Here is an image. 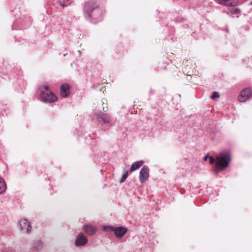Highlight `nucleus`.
<instances>
[{"label":"nucleus","mask_w":252,"mask_h":252,"mask_svg":"<svg viewBox=\"0 0 252 252\" xmlns=\"http://www.w3.org/2000/svg\"><path fill=\"white\" fill-rule=\"evenodd\" d=\"M208 158L210 164L215 163V170L216 171H218L228 166L231 160V155L228 152L224 151L220 153L215 158L207 155L204 157V160L207 161Z\"/></svg>","instance_id":"nucleus-1"},{"label":"nucleus","mask_w":252,"mask_h":252,"mask_svg":"<svg viewBox=\"0 0 252 252\" xmlns=\"http://www.w3.org/2000/svg\"><path fill=\"white\" fill-rule=\"evenodd\" d=\"M41 89V91H43L42 89H45L46 91L45 92H43L41 94V97L44 100L52 102L57 100L56 96L48 90V87L47 86H43Z\"/></svg>","instance_id":"nucleus-2"},{"label":"nucleus","mask_w":252,"mask_h":252,"mask_svg":"<svg viewBox=\"0 0 252 252\" xmlns=\"http://www.w3.org/2000/svg\"><path fill=\"white\" fill-rule=\"evenodd\" d=\"M252 96V90L250 88L243 89L238 97V99L241 102H245Z\"/></svg>","instance_id":"nucleus-3"},{"label":"nucleus","mask_w":252,"mask_h":252,"mask_svg":"<svg viewBox=\"0 0 252 252\" xmlns=\"http://www.w3.org/2000/svg\"><path fill=\"white\" fill-rule=\"evenodd\" d=\"M149 177V169L147 166H144L141 169L139 173V180L141 183H144Z\"/></svg>","instance_id":"nucleus-4"},{"label":"nucleus","mask_w":252,"mask_h":252,"mask_svg":"<svg viewBox=\"0 0 252 252\" xmlns=\"http://www.w3.org/2000/svg\"><path fill=\"white\" fill-rule=\"evenodd\" d=\"M127 229L124 227H116L114 229V233L117 238H122L126 233Z\"/></svg>","instance_id":"nucleus-5"},{"label":"nucleus","mask_w":252,"mask_h":252,"mask_svg":"<svg viewBox=\"0 0 252 252\" xmlns=\"http://www.w3.org/2000/svg\"><path fill=\"white\" fill-rule=\"evenodd\" d=\"M88 242L87 238L82 233L78 234L76 238L75 244L77 246H84Z\"/></svg>","instance_id":"nucleus-6"},{"label":"nucleus","mask_w":252,"mask_h":252,"mask_svg":"<svg viewBox=\"0 0 252 252\" xmlns=\"http://www.w3.org/2000/svg\"><path fill=\"white\" fill-rule=\"evenodd\" d=\"M21 229L24 232H29L30 231V225L26 220H22L20 221Z\"/></svg>","instance_id":"nucleus-7"},{"label":"nucleus","mask_w":252,"mask_h":252,"mask_svg":"<svg viewBox=\"0 0 252 252\" xmlns=\"http://www.w3.org/2000/svg\"><path fill=\"white\" fill-rule=\"evenodd\" d=\"M69 87L67 84H63L61 87V95L63 97H67L70 93Z\"/></svg>","instance_id":"nucleus-8"},{"label":"nucleus","mask_w":252,"mask_h":252,"mask_svg":"<svg viewBox=\"0 0 252 252\" xmlns=\"http://www.w3.org/2000/svg\"><path fill=\"white\" fill-rule=\"evenodd\" d=\"M143 164V161H138L133 162L130 168V171L132 172L134 170L138 169L140 167H141L142 165Z\"/></svg>","instance_id":"nucleus-9"},{"label":"nucleus","mask_w":252,"mask_h":252,"mask_svg":"<svg viewBox=\"0 0 252 252\" xmlns=\"http://www.w3.org/2000/svg\"><path fill=\"white\" fill-rule=\"evenodd\" d=\"M85 231L89 235H93L96 231V228L92 225L86 226Z\"/></svg>","instance_id":"nucleus-10"},{"label":"nucleus","mask_w":252,"mask_h":252,"mask_svg":"<svg viewBox=\"0 0 252 252\" xmlns=\"http://www.w3.org/2000/svg\"><path fill=\"white\" fill-rule=\"evenodd\" d=\"M6 189V186L3 179L0 177V194L4 193Z\"/></svg>","instance_id":"nucleus-11"},{"label":"nucleus","mask_w":252,"mask_h":252,"mask_svg":"<svg viewBox=\"0 0 252 252\" xmlns=\"http://www.w3.org/2000/svg\"><path fill=\"white\" fill-rule=\"evenodd\" d=\"M114 228H115V227H114L112 226L108 225V226H104L103 227L102 229L104 231H106V232H109V231L114 232Z\"/></svg>","instance_id":"nucleus-12"},{"label":"nucleus","mask_w":252,"mask_h":252,"mask_svg":"<svg viewBox=\"0 0 252 252\" xmlns=\"http://www.w3.org/2000/svg\"><path fill=\"white\" fill-rule=\"evenodd\" d=\"M218 0L221 4L230 5L232 6H234L235 5V4H233L232 2L229 3L228 1L229 0Z\"/></svg>","instance_id":"nucleus-13"},{"label":"nucleus","mask_w":252,"mask_h":252,"mask_svg":"<svg viewBox=\"0 0 252 252\" xmlns=\"http://www.w3.org/2000/svg\"><path fill=\"white\" fill-rule=\"evenodd\" d=\"M127 176H128V172L126 171L121 179V183L124 182L126 181V178L127 177Z\"/></svg>","instance_id":"nucleus-14"},{"label":"nucleus","mask_w":252,"mask_h":252,"mask_svg":"<svg viewBox=\"0 0 252 252\" xmlns=\"http://www.w3.org/2000/svg\"><path fill=\"white\" fill-rule=\"evenodd\" d=\"M230 11H231V13L235 14H238L239 13V10L235 7H232Z\"/></svg>","instance_id":"nucleus-15"},{"label":"nucleus","mask_w":252,"mask_h":252,"mask_svg":"<svg viewBox=\"0 0 252 252\" xmlns=\"http://www.w3.org/2000/svg\"><path fill=\"white\" fill-rule=\"evenodd\" d=\"M219 97H220L219 94L217 92H214L213 93L212 95L211 96L212 98L213 99L219 98Z\"/></svg>","instance_id":"nucleus-16"},{"label":"nucleus","mask_w":252,"mask_h":252,"mask_svg":"<svg viewBox=\"0 0 252 252\" xmlns=\"http://www.w3.org/2000/svg\"><path fill=\"white\" fill-rule=\"evenodd\" d=\"M86 10H89V9H88V8H87V7H86Z\"/></svg>","instance_id":"nucleus-17"},{"label":"nucleus","mask_w":252,"mask_h":252,"mask_svg":"<svg viewBox=\"0 0 252 252\" xmlns=\"http://www.w3.org/2000/svg\"><path fill=\"white\" fill-rule=\"evenodd\" d=\"M252 4V2H251Z\"/></svg>","instance_id":"nucleus-18"}]
</instances>
